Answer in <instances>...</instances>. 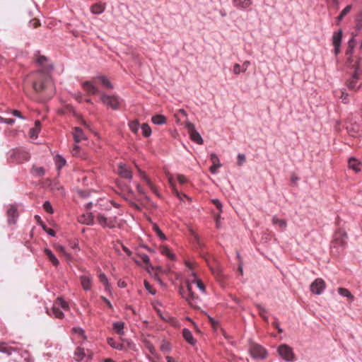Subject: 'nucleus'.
<instances>
[{
  "label": "nucleus",
  "mask_w": 362,
  "mask_h": 362,
  "mask_svg": "<svg viewBox=\"0 0 362 362\" xmlns=\"http://www.w3.org/2000/svg\"><path fill=\"white\" fill-rule=\"evenodd\" d=\"M47 58L44 56H40L37 62L40 66V69L32 72L28 76L32 82V86L34 90L37 93L46 89L48 83L51 81L50 72L53 69V66L51 64H47Z\"/></svg>",
  "instance_id": "1"
},
{
  "label": "nucleus",
  "mask_w": 362,
  "mask_h": 362,
  "mask_svg": "<svg viewBox=\"0 0 362 362\" xmlns=\"http://www.w3.org/2000/svg\"><path fill=\"white\" fill-rule=\"evenodd\" d=\"M185 283L187 291H185L183 288L180 289L182 297L186 300L192 308L194 309L200 308L202 300L199 296H195L193 291V285H196L202 293H206L204 284L197 277L194 272H192L191 276L186 280Z\"/></svg>",
  "instance_id": "2"
},
{
  "label": "nucleus",
  "mask_w": 362,
  "mask_h": 362,
  "mask_svg": "<svg viewBox=\"0 0 362 362\" xmlns=\"http://www.w3.org/2000/svg\"><path fill=\"white\" fill-rule=\"evenodd\" d=\"M98 223L103 228H112L117 224V217L111 215L109 210L100 212H95Z\"/></svg>",
  "instance_id": "3"
},
{
  "label": "nucleus",
  "mask_w": 362,
  "mask_h": 362,
  "mask_svg": "<svg viewBox=\"0 0 362 362\" xmlns=\"http://www.w3.org/2000/svg\"><path fill=\"white\" fill-rule=\"evenodd\" d=\"M60 308L66 310L69 309V305L62 298H57L52 305V310L49 311L47 308V313L51 316L54 315L57 318L62 319L64 317V315L63 312L60 310Z\"/></svg>",
  "instance_id": "4"
},
{
  "label": "nucleus",
  "mask_w": 362,
  "mask_h": 362,
  "mask_svg": "<svg viewBox=\"0 0 362 362\" xmlns=\"http://www.w3.org/2000/svg\"><path fill=\"white\" fill-rule=\"evenodd\" d=\"M347 234L343 230H337L334 235V239L332 243V247L337 248V252L343 250L346 244Z\"/></svg>",
  "instance_id": "5"
},
{
  "label": "nucleus",
  "mask_w": 362,
  "mask_h": 362,
  "mask_svg": "<svg viewBox=\"0 0 362 362\" xmlns=\"http://www.w3.org/2000/svg\"><path fill=\"white\" fill-rule=\"evenodd\" d=\"M100 100L104 105L111 107L113 110H117L119 107V101L117 96L107 95L102 93L100 94Z\"/></svg>",
  "instance_id": "6"
},
{
  "label": "nucleus",
  "mask_w": 362,
  "mask_h": 362,
  "mask_svg": "<svg viewBox=\"0 0 362 362\" xmlns=\"http://www.w3.org/2000/svg\"><path fill=\"white\" fill-rule=\"evenodd\" d=\"M10 159L13 162L23 163L30 159V155L28 152L25 150H14L10 152Z\"/></svg>",
  "instance_id": "7"
},
{
  "label": "nucleus",
  "mask_w": 362,
  "mask_h": 362,
  "mask_svg": "<svg viewBox=\"0 0 362 362\" xmlns=\"http://www.w3.org/2000/svg\"><path fill=\"white\" fill-rule=\"evenodd\" d=\"M185 127L187 129V132L190 136V139L198 144H203V139L199 133L196 130L194 124L189 121L185 122Z\"/></svg>",
  "instance_id": "8"
},
{
  "label": "nucleus",
  "mask_w": 362,
  "mask_h": 362,
  "mask_svg": "<svg viewBox=\"0 0 362 362\" xmlns=\"http://www.w3.org/2000/svg\"><path fill=\"white\" fill-rule=\"evenodd\" d=\"M93 352L88 349L77 347L74 351V358L77 361L85 360V362H90L92 359Z\"/></svg>",
  "instance_id": "9"
},
{
  "label": "nucleus",
  "mask_w": 362,
  "mask_h": 362,
  "mask_svg": "<svg viewBox=\"0 0 362 362\" xmlns=\"http://www.w3.org/2000/svg\"><path fill=\"white\" fill-rule=\"evenodd\" d=\"M250 351L251 356L254 358L257 359H264L267 357V353L265 349L261 346L254 344H252L250 348Z\"/></svg>",
  "instance_id": "10"
},
{
  "label": "nucleus",
  "mask_w": 362,
  "mask_h": 362,
  "mask_svg": "<svg viewBox=\"0 0 362 362\" xmlns=\"http://www.w3.org/2000/svg\"><path fill=\"white\" fill-rule=\"evenodd\" d=\"M278 352L281 357L286 361H293L294 359L292 349L286 344L280 346L278 349Z\"/></svg>",
  "instance_id": "11"
},
{
  "label": "nucleus",
  "mask_w": 362,
  "mask_h": 362,
  "mask_svg": "<svg viewBox=\"0 0 362 362\" xmlns=\"http://www.w3.org/2000/svg\"><path fill=\"white\" fill-rule=\"evenodd\" d=\"M325 288V283L322 279H316L310 285V291L316 295H320Z\"/></svg>",
  "instance_id": "12"
},
{
  "label": "nucleus",
  "mask_w": 362,
  "mask_h": 362,
  "mask_svg": "<svg viewBox=\"0 0 362 362\" xmlns=\"http://www.w3.org/2000/svg\"><path fill=\"white\" fill-rule=\"evenodd\" d=\"M234 8L240 11H249L252 5V0H231Z\"/></svg>",
  "instance_id": "13"
},
{
  "label": "nucleus",
  "mask_w": 362,
  "mask_h": 362,
  "mask_svg": "<svg viewBox=\"0 0 362 362\" xmlns=\"http://www.w3.org/2000/svg\"><path fill=\"white\" fill-rule=\"evenodd\" d=\"M6 214L8 224H15L18 217L17 206L15 205H11L7 210Z\"/></svg>",
  "instance_id": "14"
},
{
  "label": "nucleus",
  "mask_w": 362,
  "mask_h": 362,
  "mask_svg": "<svg viewBox=\"0 0 362 362\" xmlns=\"http://www.w3.org/2000/svg\"><path fill=\"white\" fill-rule=\"evenodd\" d=\"M342 38V31L340 30L334 32L332 36V45L334 46V54L337 55L340 51V46Z\"/></svg>",
  "instance_id": "15"
},
{
  "label": "nucleus",
  "mask_w": 362,
  "mask_h": 362,
  "mask_svg": "<svg viewBox=\"0 0 362 362\" xmlns=\"http://www.w3.org/2000/svg\"><path fill=\"white\" fill-rule=\"evenodd\" d=\"M80 281L82 288L85 291H90L92 288V283H93V277L91 275L86 274L81 275L80 277Z\"/></svg>",
  "instance_id": "16"
},
{
  "label": "nucleus",
  "mask_w": 362,
  "mask_h": 362,
  "mask_svg": "<svg viewBox=\"0 0 362 362\" xmlns=\"http://www.w3.org/2000/svg\"><path fill=\"white\" fill-rule=\"evenodd\" d=\"M94 217H95V214L93 215V213H86L80 215L78 217V221L82 224L93 225L94 223Z\"/></svg>",
  "instance_id": "17"
},
{
  "label": "nucleus",
  "mask_w": 362,
  "mask_h": 362,
  "mask_svg": "<svg viewBox=\"0 0 362 362\" xmlns=\"http://www.w3.org/2000/svg\"><path fill=\"white\" fill-rule=\"evenodd\" d=\"M118 172L122 177L127 180H132V172L125 164L120 163L119 165Z\"/></svg>",
  "instance_id": "18"
},
{
  "label": "nucleus",
  "mask_w": 362,
  "mask_h": 362,
  "mask_svg": "<svg viewBox=\"0 0 362 362\" xmlns=\"http://www.w3.org/2000/svg\"><path fill=\"white\" fill-rule=\"evenodd\" d=\"M210 158L212 162V165L210 168V172L212 174H216L218 171V169L221 166V163H220V160L216 153H211Z\"/></svg>",
  "instance_id": "19"
},
{
  "label": "nucleus",
  "mask_w": 362,
  "mask_h": 362,
  "mask_svg": "<svg viewBox=\"0 0 362 362\" xmlns=\"http://www.w3.org/2000/svg\"><path fill=\"white\" fill-rule=\"evenodd\" d=\"M138 171L139 173L140 177L146 182V185L148 186V187L151 189V191L155 193L156 194L158 195V190L156 187L153 184V182L151 181V180L147 177V175L145 174L144 171H142L141 169L138 168Z\"/></svg>",
  "instance_id": "20"
},
{
  "label": "nucleus",
  "mask_w": 362,
  "mask_h": 362,
  "mask_svg": "<svg viewBox=\"0 0 362 362\" xmlns=\"http://www.w3.org/2000/svg\"><path fill=\"white\" fill-rule=\"evenodd\" d=\"M138 171L139 173L140 177L146 182V185L148 186V187L151 189V191L155 193L156 194L158 195V190L156 187L153 184V182L151 181V180L147 177V175L145 174L144 171H142L141 169L138 168Z\"/></svg>",
  "instance_id": "21"
},
{
  "label": "nucleus",
  "mask_w": 362,
  "mask_h": 362,
  "mask_svg": "<svg viewBox=\"0 0 362 362\" xmlns=\"http://www.w3.org/2000/svg\"><path fill=\"white\" fill-rule=\"evenodd\" d=\"M19 351V349L17 347H12L8 346V344L5 342L0 341V352L7 354L8 356L11 355L13 352H17Z\"/></svg>",
  "instance_id": "22"
},
{
  "label": "nucleus",
  "mask_w": 362,
  "mask_h": 362,
  "mask_svg": "<svg viewBox=\"0 0 362 362\" xmlns=\"http://www.w3.org/2000/svg\"><path fill=\"white\" fill-rule=\"evenodd\" d=\"M73 136L76 143H79L81 141L86 139L85 134L83 133V130L79 127H74Z\"/></svg>",
  "instance_id": "23"
},
{
  "label": "nucleus",
  "mask_w": 362,
  "mask_h": 362,
  "mask_svg": "<svg viewBox=\"0 0 362 362\" xmlns=\"http://www.w3.org/2000/svg\"><path fill=\"white\" fill-rule=\"evenodd\" d=\"M348 165L350 169L358 173L361 170V163L356 158L352 157L349 159Z\"/></svg>",
  "instance_id": "24"
},
{
  "label": "nucleus",
  "mask_w": 362,
  "mask_h": 362,
  "mask_svg": "<svg viewBox=\"0 0 362 362\" xmlns=\"http://www.w3.org/2000/svg\"><path fill=\"white\" fill-rule=\"evenodd\" d=\"M83 88L90 94L95 95L98 93V88L90 81H85L82 84Z\"/></svg>",
  "instance_id": "25"
},
{
  "label": "nucleus",
  "mask_w": 362,
  "mask_h": 362,
  "mask_svg": "<svg viewBox=\"0 0 362 362\" xmlns=\"http://www.w3.org/2000/svg\"><path fill=\"white\" fill-rule=\"evenodd\" d=\"M182 336L184 339L191 345H194L197 342L196 339L194 338L192 333L190 330L187 328L183 329L182 330Z\"/></svg>",
  "instance_id": "26"
},
{
  "label": "nucleus",
  "mask_w": 362,
  "mask_h": 362,
  "mask_svg": "<svg viewBox=\"0 0 362 362\" xmlns=\"http://www.w3.org/2000/svg\"><path fill=\"white\" fill-rule=\"evenodd\" d=\"M44 252L49 262L54 266L57 267L59 264V261L56 257V256L53 254V252L51 251V250L48 248H45L44 250Z\"/></svg>",
  "instance_id": "27"
},
{
  "label": "nucleus",
  "mask_w": 362,
  "mask_h": 362,
  "mask_svg": "<svg viewBox=\"0 0 362 362\" xmlns=\"http://www.w3.org/2000/svg\"><path fill=\"white\" fill-rule=\"evenodd\" d=\"M105 9V5L102 3H96L90 7V11L93 14H100L104 12Z\"/></svg>",
  "instance_id": "28"
},
{
  "label": "nucleus",
  "mask_w": 362,
  "mask_h": 362,
  "mask_svg": "<svg viewBox=\"0 0 362 362\" xmlns=\"http://www.w3.org/2000/svg\"><path fill=\"white\" fill-rule=\"evenodd\" d=\"M41 126L40 122L39 120H36L35 122V127L32 128L30 130V136L32 139H37L38 136V134L40 132Z\"/></svg>",
  "instance_id": "29"
},
{
  "label": "nucleus",
  "mask_w": 362,
  "mask_h": 362,
  "mask_svg": "<svg viewBox=\"0 0 362 362\" xmlns=\"http://www.w3.org/2000/svg\"><path fill=\"white\" fill-rule=\"evenodd\" d=\"M167 119L163 115H156L152 117L151 122L156 125H161L166 123Z\"/></svg>",
  "instance_id": "30"
},
{
  "label": "nucleus",
  "mask_w": 362,
  "mask_h": 362,
  "mask_svg": "<svg viewBox=\"0 0 362 362\" xmlns=\"http://www.w3.org/2000/svg\"><path fill=\"white\" fill-rule=\"evenodd\" d=\"M107 344L113 349L122 351L124 349V345L116 341L113 338H107Z\"/></svg>",
  "instance_id": "31"
},
{
  "label": "nucleus",
  "mask_w": 362,
  "mask_h": 362,
  "mask_svg": "<svg viewBox=\"0 0 362 362\" xmlns=\"http://www.w3.org/2000/svg\"><path fill=\"white\" fill-rule=\"evenodd\" d=\"M272 221L275 226L279 227L281 229H285L286 228L287 224L286 221L280 219L276 216H273Z\"/></svg>",
  "instance_id": "32"
},
{
  "label": "nucleus",
  "mask_w": 362,
  "mask_h": 362,
  "mask_svg": "<svg viewBox=\"0 0 362 362\" xmlns=\"http://www.w3.org/2000/svg\"><path fill=\"white\" fill-rule=\"evenodd\" d=\"M114 331L119 334V335H124V323L123 322H115L112 325Z\"/></svg>",
  "instance_id": "33"
},
{
  "label": "nucleus",
  "mask_w": 362,
  "mask_h": 362,
  "mask_svg": "<svg viewBox=\"0 0 362 362\" xmlns=\"http://www.w3.org/2000/svg\"><path fill=\"white\" fill-rule=\"evenodd\" d=\"M358 79V74H357V73H355L348 81L347 85H348L349 88L353 89V90L358 89L359 88V86H357Z\"/></svg>",
  "instance_id": "34"
},
{
  "label": "nucleus",
  "mask_w": 362,
  "mask_h": 362,
  "mask_svg": "<svg viewBox=\"0 0 362 362\" xmlns=\"http://www.w3.org/2000/svg\"><path fill=\"white\" fill-rule=\"evenodd\" d=\"M338 293L344 297L347 298L350 301H353L354 300V296L351 293V292L344 288H339Z\"/></svg>",
  "instance_id": "35"
},
{
  "label": "nucleus",
  "mask_w": 362,
  "mask_h": 362,
  "mask_svg": "<svg viewBox=\"0 0 362 362\" xmlns=\"http://www.w3.org/2000/svg\"><path fill=\"white\" fill-rule=\"evenodd\" d=\"M54 162L58 170L62 168L66 164V160L60 155L56 156Z\"/></svg>",
  "instance_id": "36"
},
{
  "label": "nucleus",
  "mask_w": 362,
  "mask_h": 362,
  "mask_svg": "<svg viewBox=\"0 0 362 362\" xmlns=\"http://www.w3.org/2000/svg\"><path fill=\"white\" fill-rule=\"evenodd\" d=\"M101 83L107 88L112 89L113 86L109 79L105 76H98L97 77Z\"/></svg>",
  "instance_id": "37"
},
{
  "label": "nucleus",
  "mask_w": 362,
  "mask_h": 362,
  "mask_svg": "<svg viewBox=\"0 0 362 362\" xmlns=\"http://www.w3.org/2000/svg\"><path fill=\"white\" fill-rule=\"evenodd\" d=\"M99 279L100 282L105 286V289L106 291H110V285L109 284L108 279L106 275L103 273L99 274Z\"/></svg>",
  "instance_id": "38"
},
{
  "label": "nucleus",
  "mask_w": 362,
  "mask_h": 362,
  "mask_svg": "<svg viewBox=\"0 0 362 362\" xmlns=\"http://www.w3.org/2000/svg\"><path fill=\"white\" fill-rule=\"evenodd\" d=\"M129 127L133 133L137 134L139 129V123L137 120L131 121L129 123Z\"/></svg>",
  "instance_id": "39"
},
{
  "label": "nucleus",
  "mask_w": 362,
  "mask_h": 362,
  "mask_svg": "<svg viewBox=\"0 0 362 362\" xmlns=\"http://www.w3.org/2000/svg\"><path fill=\"white\" fill-rule=\"evenodd\" d=\"M141 131H142V134L144 135V136L145 137H148L151 136V127H149V125L148 124H143L141 125Z\"/></svg>",
  "instance_id": "40"
},
{
  "label": "nucleus",
  "mask_w": 362,
  "mask_h": 362,
  "mask_svg": "<svg viewBox=\"0 0 362 362\" xmlns=\"http://www.w3.org/2000/svg\"><path fill=\"white\" fill-rule=\"evenodd\" d=\"M153 230L156 232V235L160 238V240H166V237L164 233L161 231L159 227L157 225L153 226Z\"/></svg>",
  "instance_id": "41"
},
{
  "label": "nucleus",
  "mask_w": 362,
  "mask_h": 362,
  "mask_svg": "<svg viewBox=\"0 0 362 362\" xmlns=\"http://www.w3.org/2000/svg\"><path fill=\"white\" fill-rule=\"evenodd\" d=\"M351 5L346 6L341 12L340 15L338 16V20L341 21L343 18L351 11Z\"/></svg>",
  "instance_id": "42"
},
{
  "label": "nucleus",
  "mask_w": 362,
  "mask_h": 362,
  "mask_svg": "<svg viewBox=\"0 0 362 362\" xmlns=\"http://www.w3.org/2000/svg\"><path fill=\"white\" fill-rule=\"evenodd\" d=\"M54 247L59 252L64 255L67 259L70 258L69 255L65 251L64 246L61 245H56Z\"/></svg>",
  "instance_id": "43"
},
{
  "label": "nucleus",
  "mask_w": 362,
  "mask_h": 362,
  "mask_svg": "<svg viewBox=\"0 0 362 362\" xmlns=\"http://www.w3.org/2000/svg\"><path fill=\"white\" fill-rule=\"evenodd\" d=\"M43 209L47 211L48 212L49 214H53V209H52V206L51 205V204L48 202V201H46L44 204H43Z\"/></svg>",
  "instance_id": "44"
},
{
  "label": "nucleus",
  "mask_w": 362,
  "mask_h": 362,
  "mask_svg": "<svg viewBox=\"0 0 362 362\" xmlns=\"http://www.w3.org/2000/svg\"><path fill=\"white\" fill-rule=\"evenodd\" d=\"M144 286H145V288L152 295H155L156 294V290L154 288H153V287L151 286V285L146 281H144Z\"/></svg>",
  "instance_id": "45"
},
{
  "label": "nucleus",
  "mask_w": 362,
  "mask_h": 362,
  "mask_svg": "<svg viewBox=\"0 0 362 362\" xmlns=\"http://www.w3.org/2000/svg\"><path fill=\"white\" fill-rule=\"evenodd\" d=\"M356 28L358 30H360L362 28V13L359 14L356 17Z\"/></svg>",
  "instance_id": "46"
},
{
  "label": "nucleus",
  "mask_w": 362,
  "mask_h": 362,
  "mask_svg": "<svg viewBox=\"0 0 362 362\" xmlns=\"http://www.w3.org/2000/svg\"><path fill=\"white\" fill-rule=\"evenodd\" d=\"M0 122L4 124H7L9 125H13L15 123V119H6L0 116Z\"/></svg>",
  "instance_id": "47"
},
{
  "label": "nucleus",
  "mask_w": 362,
  "mask_h": 362,
  "mask_svg": "<svg viewBox=\"0 0 362 362\" xmlns=\"http://www.w3.org/2000/svg\"><path fill=\"white\" fill-rule=\"evenodd\" d=\"M233 72L235 75L240 74L242 72V66L239 64H234Z\"/></svg>",
  "instance_id": "48"
},
{
  "label": "nucleus",
  "mask_w": 362,
  "mask_h": 362,
  "mask_svg": "<svg viewBox=\"0 0 362 362\" xmlns=\"http://www.w3.org/2000/svg\"><path fill=\"white\" fill-rule=\"evenodd\" d=\"M74 332L86 339V336L84 335V330L80 327H74L73 328Z\"/></svg>",
  "instance_id": "49"
},
{
  "label": "nucleus",
  "mask_w": 362,
  "mask_h": 362,
  "mask_svg": "<svg viewBox=\"0 0 362 362\" xmlns=\"http://www.w3.org/2000/svg\"><path fill=\"white\" fill-rule=\"evenodd\" d=\"M140 259L144 262L146 264L148 265L150 264V258L146 254L139 255Z\"/></svg>",
  "instance_id": "50"
},
{
  "label": "nucleus",
  "mask_w": 362,
  "mask_h": 362,
  "mask_svg": "<svg viewBox=\"0 0 362 362\" xmlns=\"http://www.w3.org/2000/svg\"><path fill=\"white\" fill-rule=\"evenodd\" d=\"M11 114H12L13 116H15V117H18V118H20V119H25V117H23V116L21 115V112H20V111H18V110H11Z\"/></svg>",
  "instance_id": "51"
},
{
  "label": "nucleus",
  "mask_w": 362,
  "mask_h": 362,
  "mask_svg": "<svg viewBox=\"0 0 362 362\" xmlns=\"http://www.w3.org/2000/svg\"><path fill=\"white\" fill-rule=\"evenodd\" d=\"M160 349L163 351L169 352L171 349V347L169 343L165 342L161 345Z\"/></svg>",
  "instance_id": "52"
},
{
  "label": "nucleus",
  "mask_w": 362,
  "mask_h": 362,
  "mask_svg": "<svg viewBox=\"0 0 362 362\" xmlns=\"http://www.w3.org/2000/svg\"><path fill=\"white\" fill-rule=\"evenodd\" d=\"M245 161V156L242 153H239L238 155V165H242V164Z\"/></svg>",
  "instance_id": "53"
},
{
  "label": "nucleus",
  "mask_w": 362,
  "mask_h": 362,
  "mask_svg": "<svg viewBox=\"0 0 362 362\" xmlns=\"http://www.w3.org/2000/svg\"><path fill=\"white\" fill-rule=\"evenodd\" d=\"M35 173L38 176H42L45 174V169L42 167H38L35 169Z\"/></svg>",
  "instance_id": "54"
},
{
  "label": "nucleus",
  "mask_w": 362,
  "mask_h": 362,
  "mask_svg": "<svg viewBox=\"0 0 362 362\" xmlns=\"http://www.w3.org/2000/svg\"><path fill=\"white\" fill-rule=\"evenodd\" d=\"M177 179L180 184H184L187 182V178L182 175H177Z\"/></svg>",
  "instance_id": "55"
},
{
  "label": "nucleus",
  "mask_w": 362,
  "mask_h": 362,
  "mask_svg": "<svg viewBox=\"0 0 362 362\" xmlns=\"http://www.w3.org/2000/svg\"><path fill=\"white\" fill-rule=\"evenodd\" d=\"M250 65V62L249 61L244 62L242 65V73H245L247 71V69Z\"/></svg>",
  "instance_id": "56"
},
{
  "label": "nucleus",
  "mask_w": 362,
  "mask_h": 362,
  "mask_svg": "<svg viewBox=\"0 0 362 362\" xmlns=\"http://www.w3.org/2000/svg\"><path fill=\"white\" fill-rule=\"evenodd\" d=\"M257 308L259 311L260 315L264 319H266V316L264 315V314L266 313L265 309L262 305H257Z\"/></svg>",
  "instance_id": "57"
},
{
  "label": "nucleus",
  "mask_w": 362,
  "mask_h": 362,
  "mask_svg": "<svg viewBox=\"0 0 362 362\" xmlns=\"http://www.w3.org/2000/svg\"><path fill=\"white\" fill-rule=\"evenodd\" d=\"M167 177H168V182H169V183H170V186H171L172 187H174V186H175V182H174V180H173V175H170V173H168V174H167Z\"/></svg>",
  "instance_id": "58"
},
{
  "label": "nucleus",
  "mask_w": 362,
  "mask_h": 362,
  "mask_svg": "<svg viewBox=\"0 0 362 362\" xmlns=\"http://www.w3.org/2000/svg\"><path fill=\"white\" fill-rule=\"evenodd\" d=\"M163 252L167 256H168L170 259L174 258V255L170 252V250L167 248L164 249L163 250Z\"/></svg>",
  "instance_id": "59"
},
{
  "label": "nucleus",
  "mask_w": 362,
  "mask_h": 362,
  "mask_svg": "<svg viewBox=\"0 0 362 362\" xmlns=\"http://www.w3.org/2000/svg\"><path fill=\"white\" fill-rule=\"evenodd\" d=\"M213 202L214 204L216 205V206L221 211V208H222V204L220 202L219 200L218 199H214L213 200Z\"/></svg>",
  "instance_id": "60"
},
{
  "label": "nucleus",
  "mask_w": 362,
  "mask_h": 362,
  "mask_svg": "<svg viewBox=\"0 0 362 362\" xmlns=\"http://www.w3.org/2000/svg\"><path fill=\"white\" fill-rule=\"evenodd\" d=\"M101 298H102V300L105 303V304H107V305L110 308L112 309V305L111 304V303L110 302V300H107V299L105 297H104V296H101Z\"/></svg>",
  "instance_id": "61"
},
{
  "label": "nucleus",
  "mask_w": 362,
  "mask_h": 362,
  "mask_svg": "<svg viewBox=\"0 0 362 362\" xmlns=\"http://www.w3.org/2000/svg\"><path fill=\"white\" fill-rule=\"evenodd\" d=\"M136 189L139 194H145V192H144L143 187L139 184H136Z\"/></svg>",
  "instance_id": "62"
},
{
  "label": "nucleus",
  "mask_w": 362,
  "mask_h": 362,
  "mask_svg": "<svg viewBox=\"0 0 362 362\" xmlns=\"http://www.w3.org/2000/svg\"><path fill=\"white\" fill-rule=\"evenodd\" d=\"M30 25L33 26V28H37L38 26V25H39L38 21H37L35 19L31 21L30 22Z\"/></svg>",
  "instance_id": "63"
},
{
  "label": "nucleus",
  "mask_w": 362,
  "mask_h": 362,
  "mask_svg": "<svg viewBox=\"0 0 362 362\" xmlns=\"http://www.w3.org/2000/svg\"><path fill=\"white\" fill-rule=\"evenodd\" d=\"M166 360H167V362H176V361L175 360V358H173V357L171 356H167L166 357Z\"/></svg>",
  "instance_id": "64"
}]
</instances>
